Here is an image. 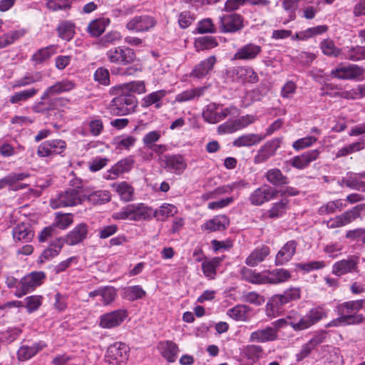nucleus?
Listing matches in <instances>:
<instances>
[{
    "instance_id": "obj_17",
    "label": "nucleus",
    "mask_w": 365,
    "mask_h": 365,
    "mask_svg": "<svg viewBox=\"0 0 365 365\" xmlns=\"http://www.w3.org/2000/svg\"><path fill=\"white\" fill-rule=\"evenodd\" d=\"M262 51V48L255 43H247L241 46L235 53L233 59L250 61L255 59Z\"/></svg>"
},
{
    "instance_id": "obj_35",
    "label": "nucleus",
    "mask_w": 365,
    "mask_h": 365,
    "mask_svg": "<svg viewBox=\"0 0 365 365\" xmlns=\"http://www.w3.org/2000/svg\"><path fill=\"white\" fill-rule=\"evenodd\" d=\"M365 148V140H360L356 142L348 144L339 149L336 153V158L345 157L356 152H359Z\"/></svg>"
},
{
    "instance_id": "obj_48",
    "label": "nucleus",
    "mask_w": 365,
    "mask_h": 365,
    "mask_svg": "<svg viewBox=\"0 0 365 365\" xmlns=\"http://www.w3.org/2000/svg\"><path fill=\"white\" fill-rule=\"evenodd\" d=\"M288 200H282L274 203L269 210V217L270 218H276L281 217L287 210Z\"/></svg>"
},
{
    "instance_id": "obj_10",
    "label": "nucleus",
    "mask_w": 365,
    "mask_h": 365,
    "mask_svg": "<svg viewBox=\"0 0 365 365\" xmlns=\"http://www.w3.org/2000/svg\"><path fill=\"white\" fill-rule=\"evenodd\" d=\"M359 257L349 256L348 258L335 262L332 267V273L338 277L358 272Z\"/></svg>"
},
{
    "instance_id": "obj_34",
    "label": "nucleus",
    "mask_w": 365,
    "mask_h": 365,
    "mask_svg": "<svg viewBox=\"0 0 365 365\" xmlns=\"http://www.w3.org/2000/svg\"><path fill=\"white\" fill-rule=\"evenodd\" d=\"M85 200L93 204H101L108 202L111 198L110 193L107 190H96L90 192L84 190Z\"/></svg>"
},
{
    "instance_id": "obj_32",
    "label": "nucleus",
    "mask_w": 365,
    "mask_h": 365,
    "mask_svg": "<svg viewBox=\"0 0 365 365\" xmlns=\"http://www.w3.org/2000/svg\"><path fill=\"white\" fill-rule=\"evenodd\" d=\"M220 105L216 103H210L207 106L202 112V117L205 121L209 123H217L222 120L220 115Z\"/></svg>"
},
{
    "instance_id": "obj_2",
    "label": "nucleus",
    "mask_w": 365,
    "mask_h": 365,
    "mask_svg": "<svg viewBox=\"0 0 365 365\" xmlns=\"http://www.w3.org/2000/svg\"><path fill=\"white\" fill-rule=\"evenodd\" d=\"M85 200L84 190L67 189L55 199L51 200V206L58 207L74 206Z\"/></svg>"
},
{
    "instance_id": "obj_47",
    "label": "nucleus",
    "mask_w": 365,
    "mask_h": 365,
    "mask_svg": "<svg viewBox=\"0 0 365 365\" xmlns=\"http://www.w3.org/2000/svg\"><path fill=\"white\" fill-rule=\"evenodd\" d=\"M129 347L123 342L115 343V362L121 364L125 362L129 356Z\"/></svg>"
},
{
    "instance_id": "obj_59",
    "label": "nucleus",
    "mask_w": 365,
    "mask_h": 365,
    "mask_svg": "<svg viewBox=\"0 0 365 365\" xmlns=\"http://www.w3.org/2000/svg\"><path fill=\"white\" fill-rule=\"evenodd\" d=\"M21 36L19 31H14L0 36V49L11 45Z\"/></svg>"
},
{
    "instance_id": "obj_41",
    "label": "nucleus",
    "mask_w": 365,
    "mask_h": 365,
    "mask_svg": "<svg viewBox=\"0 0 365 365\" xmlns=\"http://www.w3.org/2000/svg\"><path fill=\"white\" fill-rule=\"evenodd\" d=\"M205 89V87H200L185 91L176 96L175 101L178 102H185L193 100L195 98L202 96Z\"/></svg>"
},
{
    "instance_id": "obj_37",
    "label": "nucleus",
    "mask_w": 365,
    "mask_h": 365,
    "mask_svg": "<svg viewBox=\"0 0 365 365\" xmlns=\"http://www.w3.org/2000/svg\"><path fill=\"white\" fill-rule=\"evenodd\" d=\"M269 284H276L287 281L291 274L289 271L284 269H275L267 271Z\"/></svg>"
},
{
    "instance_id": "obj_51",
    "label": "nucleus",
    "mask_w": 365,
    "mask_h": 365,
    "mask_svg": "<svg viewBox=\"0 0 365 365\" xmlns=\"http://www.w3.org/2000/svg\"><path fill=\"white\" fill-rule=\"evenodd\" d=\"M218 45L213 36H206L198 38L195 41V46L200 50L210 49Z\"/></svg>"
},
{
    "instance_id": "obj_36",
    "label": "nucleus",
    "mask_w": 365,
    "mask_h": 365,
    "mask_svg": "<svg viewBox=\"0 0 365 365\" xmlns=\"http://www.w3.org/2000/svg\"><path fill=\"white\" fill-rule=\"evenodd\" d=\"M265 177L267 180L274 186H283L288 183V178L278 168L269 170Z\"/></svg>"
},
{
    "instance_id": "obj_12",
    "label": "nucleus",
    "mask_w": 365,
    "mask_h": 365,
    "mask_svg": "<svg viewBox=\"0 0 365 365\" xmlns=\"http://www.w3.org/2000/svg\"><path fill=\"white\" fill-rule=\"evenodd\" d=\"M30 174L28 173H11L3 178L0 179V190L9 187L11 190H22L29 186L26 183H19V182L28 178Z\"/></svg>"
},
{
    "instance_id": "obj_30",
    "label": "nucleus",
    "mask_w": 365,
    "mask_h": 365,
    "mask_svg": "<svg viewBox=\"0 0 365 365\" xmlns=\"http://www.w3.org/2000/svg\"><path fill=\"white\" fill-rule=\"evenodd\" d=\"M242 278L252 284H269L267 272H256L250 269H245L242 271Z\"/></svg>"
},
{
    "instance_id": "obj_23",
    "label": "nucleus",
    "mask_w": 365,
    "mask_h": 365,
    "mask_svg": "<svg viewBox=\"0 0 365 365\" xmlns=\"http://www.w3.org/2000/svg\"><path fill=\"white\" fill-rule=\"evenodd\" d=\"M64 245L63 237H58L51 242L48 247L45 249L38 259L39 263H43L45 260H50L56 257Z\"/></svg>"
},
{
    "instance_id": "obj_56",
    "label": "nucleus",
    "mask_w": 365,
    "mask_h": 365,
    "mask_svg": "<svg viewBox=\"0 0 365 365\" xmlns=\"http://www.w3.org/2000/svg\"><path fill=\"white\" fill-rule=\"evenodd\" d=\"M321 48L324 54L329 56L336 57L341 53V50L336 47L334 43L329 39L324 40L321 43Z\"/></svg>"
},
{
    "instance_id": "obj_25",
    "label": "nucleus",
    "mask_w": 365,
    "mask_h": 365,
    "mask_svg": "<svg viewBox=\"0 0 365 365\" xmlns=\"http://www.w3.org/2000/svg\"><path fill=\"white\" fill-rule=\"evenodd\" d=\"M216 63V57L211 56L197 64L192 71V75L197 78L207 76L213 68Z\"/></svg>"
},
{
    "instance_id": "obj_26",
    "label": "nucleus",
    "mask_w": 365,
    "mask_h": 365,
    "mask_svg": "<svg viewBox=\"0 0 365 365\" xmlns=\"http://www.w3.org/2000/svg\"><path fill=\"white\" fill-rule=\"evenodd\" d=\"M265 138V136H262L260 134L256 133H247L242 135L235 139L232 143L233 146L241 148V147H250L259 143L262 140Z\"/></svg>"
},
{
    "instance_id": "obj_6",
    "label": "nucleus",
    "mask_w": 365,
    "mask_h": 365,
    "mask_svg": "<svg viewBox=\"0 0 365 365\" xmlns=\"http://www.w3.org/2000/svg\"><path fill=\"white\" fill-rule=\"evenodd\" d=\"M243 17L235 13L224 14L220 18V29L222 33H235L243 28Z\"/></svg>"
},
{
    "instance_id": "obj_46",
    "label": "nucleus",
    "mask_w": 365,
    "mask_h": 365,
    "mask_svg": "<svg viewBox=\"0 0 365 365\" xmlns=\"http://www.w3.org/2000/svg\"><path fill=\"white\" fill-rule=\"evenodd\" d=\"M38 92V90L36 88H30L27 90H24L20 92H17L14 94L10 98V103H18L21 101H26V100L34 97Z\"/></svg>"
},
{
    "instance_id": "obj_15",
    "label": "nucleus",
    "mask_w": 365,
    "mask_h": 365,
    "mask_svg": "<svg viewBox=\"0 0 365 365\" xmlns=\"http://www.w3.org/2000/svg\"><path fill=\"white\" fill-rule=\"evenodd\" d=\"M364 73V69L357 65L339 66L331 72V76L339 79H355Z\"/></svg>"
},
{
    "instance_id": "obj_24",
    "label": "nucleus",
    "mask_w": 365,
    "mask_h": 365,
    "mask_svg": "<svg viewBox=\"0 0 365 365\" xmlns=\"http://www.w3.org/2000/svg\"><path fill=\"white\" fill-rule=\"evenodd\" d=\"M325 338V331H320L314 335L307 343L302 346L299 353L297 355V359L302 360L307 357L317 346L324 341Z\"/></svg>"
},
{
    "instance_id": "obj_44",
    "label": "nucleus",
    "mask_w": 365,
    "mask_h": 365,
    "mask_svg": "<svg viewBox=\"0 0 365 365\" xmlns=\"http://www.w3.org/2000/svg\"><path fill=\"white\" fill-rule=\"evenodd\" d=\"M135 59V53L130 48L115 49V63H130Z\"/></svg>"
},
{
    "instance_id": "obj_64",
    "label": "nucleus",
    "mask_w": 365,
    "mask_h": 365,
    "mask_svg": "<svg viewBox=\"0 0 365 365\" xmlns=\"http://www.w3.org/2000/svg\"><path fill=\"white\" fill-rule=\"evenodd\" d=\"M73 222L72 216L69 214L58 215L56 217L54 225L60 229H66Z\"/></svg>"
},
{
    "instance_id": "obj_43",
    "label": "nucleus",
    "mask_w": 365,
    "mask_h": 365,
    "mask_svg": "<svg viewBox=\"0 0 365 365\" xmlns=\"http://www.w3.org/2000/svg\"><path fill=\"white\" fill-rule=\"evenodd\" d=\"M222 262L220 257H215L211 260L205 261L202 264V269L204 274L210 279H214L216 274V269Z\"/></svg>"
},
{
    "instance_id": "obj_62",
    "label": "nucleus",
    "mask_w": 365,
    "mask_h": 365,
    "mask_svg": "<svg viewBox=\"0 0 365 365\" xmlns=\"http://www.w3.org/2000/svg\"><path fill=\"white\" fill-rule=\"evenodd\" d=\"M317 140L314 136H307L300 138L293 143L292 147L296 150H300L311 146Z\"/></svg>"
},
{
    "instance_id": "obj_19",
    "label": "nucleus",
    "mask_w": 365,
    "mask_h": 365,
    "mask_svg": "<svg viewBox=\"0 0 365 365\" xmlns=\"http://www.w3.org/2000/svg\"><path fill=\"white\" fill-rule=\"evenodd\" d=\"M297 243L294 240L287 242L277 252L275 257L276 265H283L288 262L296 252Z\"/></svg>"
},
{
    "instance_id": "obj_7",
    "label": "nucleus",
    "mask_w": 365,
    "mask_h": 365,
    "mask_svg": "<svg viewBox=\"0 0 365 365\" xmlns=\"http://www.w3.org/2000/svg\"><path fill=\"white\" fill-rule=\"evenodd\" d=\"M277 192L273 187L267 185H263L250 194L249 200L252 205L260 206L264 202L274 199Z\"/></svg>"
},
{
    "instance_id": "obj_13",
    "label": "nucleus",
    "mask_w": 365,
    "mask_h": 365,
    "mask_svg": "<svg viewBox=\"0 0 365 365\" xmlns=\"http://www.w3.org/2000/svg\"><path fill=\"white\" fill-rule=\"evenodd\" d=\"M161 165L176 175H180L186 169L187 163L180 155H165L160 158Z\"/></svg>"
},
{
    "instance_id": "obj_8",
    "label": "nucleus",
    "mask_w": 365,
    "mask_h": 365,
    "mask_svg": "<svg viewBox=\"0 0 365 365\" xmlns=\"http://www.w3.org/2000/svg\"><path fill=\"white\" fill-rule=\"evenodd\" d=\"M156 20L149 15H140L133 17L126 24L129 31L134 32H145L156 25Z\"/></svg>"
},
{
    "instance_id": "obj_63",
    "label": "nucleus",
    "mask_w": 365,
    "mask_h": 365,
    "mask_svg": "<svg viewBox=\"0 0 365 365\" xmlns=\"http://www.w3.org/2000/svg\"><path fill=\"white\" fill-rule=\"evenodd\" d=\"M94 79L102 85H108L110 83L108 70L104 68H98L94 73Z\"/></svg>"
},
{
    "instance_id": "obj_45",
    "label": "nucleus",
    "mask_w": 365,
    "mask_h": 365,
    "mask_svg": "<svg viewBox=\"0 0 365 365\" xmlns=\"http://www.w3.org/2000/svg\"><path fill=\"white\" fill-rule=\"evenodd\" d=\"M58 36L63 40L70 41L75 34L74 24L70 21H64L57 28Z\"/></svg>"
},
{
    "instance_id": "obj_28",
    "label": "nucleus",
    "mask_w": 365,
    "mask_h": 365,
    "mask_svg": "<svg viewBox=\"0 0 365 365\" xmlns=\"http://www.w3.org/2000/svg\"><path fill=\"white\" fill-rule=\"evenodd\" d=\"M245 3L251 5L267 6L270 4L269 0H227L225 4L224 11L227 12L237 10Z\"/></svg>"
},
{
    "instance_id": "obj_16",
    "label": "nucleus",
    "mask_w": 365,
    "mask_h": 365,
    "mask_svg": "<svg viewBox=\"0 0 365 365\" xmlns=\"http://www.w3.org/2000/svg\"><path fill=\"white\" fill-rule=\"evenodd\" d=\"M12 236L15 242H30L34 237V231L29 222H21L13 228Z\"/></svg>"
},
{
    "instance_id": "obj_1",
    "label": "nucleus",
    "mask_w": 365,
    "mask_h": 365,
    "mask_svg": "<svg viewBox=\"0 0 365 365\" xmlns=\"http://www.w3.org/2000/svg\"><path fill=\"white\" fill-rule=\"evenodd\" d=\"M287 325V319H279L276 320L272 322L271 326H267L263 329H259L252 331L250 335L249 341L259 344L277 341L279 339V331Z\"/></svg>"
},
{
    "instance_id": "obj_38",
    "label": "nucleus",
    "mask_w": 365,
    "mask_h": 365,
    "mask_svg": "<svg viewBox=\"0 0 365 365\" xmlns=\"http://www.w3.org/2000/svg\"><path fill=\"white\" fill-rule=\"evenodd\" d=\"M145 295V292L138 285L125 287L121 290V296L129 301H135L142 299Z\"/></svg>"
},
{
    "instance_id": "obj_49",
    "label": "nucleus",
    "mask_w": 365,
    "mask_h": 365,
    "mask_svg": "<svg viewBox=\"0 0 365 365\" xmlns=\"http://www.w3.org/2000/svg\"><path fill=\"white\" fill-rule=\"evenodd\" d=\"M243 353L248 359L255 361L262 356L263 349L259 345H247L244 349Z\"/></svg>"
},
{
    "instance_id": "obj_40",
    "label": "nucleus",
    "mask_w": 365,
    "mask_h": 365,
    "mask_svg": "<svg viewBox=\"0 0 365 365\" xmlns=\"http://www.w3.org/2000/svg\"><path fill=\"white\" fill-rule=\"evenodd\" d=\"M115 192L123 202H129L133 200L134 188L127 182H122L115 187Z\"/></svg>"
},
{
    "instance_id": "obj_42",
    "label": "nucleus",
    "mask_w": 365,
    "mask_h": 365,
    "mask_svg": "<svg viewBox=\"0 0 365 365\" xmlns=\"http://www.w3.org/2000/svg\"><path fill=\"white\" fill-rule=\"evenodd\" d=\"M55 53V46L51 45L38 49L31 57L36 64H40L48 59Z\"/></svg>"
},
{
    "instance_id": "obj_61",
    "label": "nucleus",
    "mask_w": 365,
    "mask_h": 365,
    "mask_svg": "<svg viewBox=\"0 0 365 365\" xmlns=\"http://www.w3.org/2000/svg\"><path fill=\"white\" fill-rule=\"evenodd\" d=\"M301 0H283L282 6L284 9L289 12V18L290 20H294L296 18L295 11L299 7Z\"/></svg>"
},
{
    "instance_id": "obj_11",
    "label": "nucleus",
    "mask_w": 365,
    "mask_h": 365,
    "mask_svg": "<svg viewBox=\"0 0 365 365\" xmlns=\"http://www.w3.org/2000/svg\"><path fill=\"white\" fill-rule=\"evenodd\" d=\"M137 99L132 94H119L115 97V115H124L134 111Z\"/></svg>"
},
{
    "instance_id": "obj_14",
    "label": "nucleus",
    "mask_w": 365,
    "mask_h": 365,
    "mask_svg": "<svg viewBox=\"0 0 365 365\" xmlns=\"http://www.w3.org/2000/svg\"><path fill=\"white\" fill-rule=\"evenodd\" d=\"M229 73L233 78L234 81L240 83H255L258 81V76L257 73L250 67L240 66L232 68Z\"/></svg>"
},
{
    "instance_id": "obj_9",
    "label": "nucleus",
    "mask_w": 365,
    "mask_h": 365,
    "mask_svg": "<svg viewBox=\"0 0 365 365\" xmlns=\"http://www.w3.org/2000/svg\"><path fill=\"white\" fill-rule=\"evenodd\" d=\"M66 147V143L61 139H52L43 142L38 148L37 155L39 157H48L61 154Z\"/></svg>"
},
{
    "instance_id": "obj_4",
    "label": "nucleus",
    "mask_w": 365,
    "mask_h": 365,
    "mask_svg": "<svg viewBox=\"0 0 365 365\" xmlns=\"http://www.w3.org/2000/svg\"><path fill=\"white\" fill-rule=\"evenodd\" d=\"M46 279V274L43 272H32L20 279V285L14 294L17 297H21L27 293L34 291L38 286L41 285Z\"/></svg>"
},
{
    "instance_id": "obj_5",
    "label": "nucleus",
    "mask_w": 365,
    "mask_h": 365,
    "mask_svg": "<svg viewBox=\"0 0 365 365\" xmlns=\"http://www.w3.org/2000/svg\"><path fill=\"white\" fill-rule=\"evenodd\" d=\"M256 120L255 115H246L235 120H227L217 127V133L220 135L232 133L252 124Z\"/></svg>"
},
{
    "instance_id": "obj_57",
    "label": "nucleus",
    "mask_w": 365,
    "mask_h": 365,
    "mask_svg": "<svg viewBox=\"0 0 365 365\" xmlns=\"http://www.w3.org/2000/svg\"><path fill=\"white\" fill-rule=\"evenodd\" d=\"M248 307L245 305H237L229 310L230 317L238 321H246Z\"/></svg>"
},
{
    "instance_id": "obj_20",
    "label": "nucleus",
    "mask_w": 365,
    "mask_h": 365,
    "mask_svg": "<svg viewBox=\"0 0 365 365\" xmlns=\"http://www.w3.org/2000/svg\"><path fill=\"white\" fill-rule=\"evenodd\" d=\"M319 155L318 150H311L295 156L289 160L290 164L297 169H304L307 168L309 163L315 160Z\"/></svg>"
},
{
    "instance_id": "obj_21",
    "label": "nucleus",
    "mask_w": 365,
    "mask_h": 365,
    "mask_svg": "<svg viewBox=\"0 0 365 365\" xmlns=\"http://www.w3.org/2000/svg\"><path fill=\"white\" fill-rule=\"evenodd\" d=\"M88 226L81 223L77 225L72 231H71L65 238H63L64 244L74 245L82 242L87 236Z\"/></svg>"
},
{
    "instance_id": "obj_50",
    "label": "nucleus",
    "mask_w": 365,
    "mask_h": 365,
    "mask_svg": "<svg viewBox=\"0 0 365 365\" xmlns=\"http://www.w3.org/2000/svg\"><path fill=\"white\" fill-rule=\"evenodd\" d=\"M73 0H47V8L53 11L66 10L71 8Z\"/></svg>"
},
{
    "instance_id": "obj_22",
    "label": "nucleus",
    "mask_w": 365,
    "mask_h": 365,
    "mask_svg": "<svg viewBox=\"0 0 365 365\" xmlns=\"http://www.w3.org/2000/svg\"><path fill=\"white\" fill-rule=\"evenodd\" d=\"M160 354L168 361H175L179 351L178 345L172 341H162L158 344Z\"/></svg>"
},
{
    "instance_id": "obj_52",
    "label": "nucleus",
    "mask_w": 365,
    "mask_h": 365,
    "mask_svg": "<svg viewBox=\"0 0 365 365\" xmlns=\"http://www.w3.org/2000/svg\"><path fill=\"white\" fill-rule=\"evenodd\" d=\"M134 159L132 156L127 157L115 163V175L124 173H128L134 165Z\"/></svg>"
},
{
    "instance_id": "obj_29",
    "label": "nucleus",
    "mask_w": 365,
    "mask_h": 365,
    "mask_svg": "<svg viewBox=\"0 0 365 365\" xmlns=\"http://www.w3.org/2000/svg\"><path fill=\"white\" fill-rule=\"evenodd\" d=\"M269 254V248L264 245L262 246L259 248L255 249L250 253V255L247 257L245 263L248 266L255 267L264 261Z\"/></svg>"
},
{
    "instance_id": "obj_53",
    "label": "nucleus",
    "mask_w": 365,
    "mask_h": 365,
    "mask_svg": "<svg viewBox=\"0 0 365 365\" xmlns=\"http://www.w3.org/2000/svg\"><path fill=\"white\" fill-rule=\"evenodd\" d=\"M135 138L131 135L115 138V150H129L135 143Z\"/></svg>"
},
{
    "instance_id": "obj_58",
    "label": "nucleus",
    "mask_w": 365,
    "mask_h": 365,
    "mask_svg": "<svg viewBox=\"0 0 365 365\" xmlns=\"http://www.w3.org/2000/svg\"><path fill=\"white\" fill-rule=\"evenodd\" d=\"M345 186L361 192H365V181H363L358 177L349 178L343 180Z\"/></svg>"
},
{
    "instance_id": "obj_55",
    "label": "nucleus",
    "mask_w": 365,
    "mask_h": 365,
    "mask_svg": "<svg viewBox=\"0 0 365 365\" xmlns=\"http://www.w3.org/2000/svg\"><path fill=\"white\" fill-rule=\"evenodd\" d=\"M177 212L176 207L171 204H163L155 212V217L164 220L166 217L173 215Z\"/></svg>"
},
{
    "instance_id": "obj_27",
    "label": "nucleus",
    "mask_w": 365,
    "mask_h": 365,
    "mask_svg": "<svg viewBox=\"0 0 365 365\" xmlns=\"http://www.w3.org/2000/svg\"><path fill=\"white\" fill-rule=\"evenodd\" d=\"M230 224L228 217L225 215L216 216L214 218L207 221L203 225L202 229L208 232H216L225 230Z\"/></svg>"
},
{
    "instance_id": "obj_3",
    "label": "nucleus",
    "mask_w": 365,
    "mask_h": 365,
    "mask_svg": "<svg viewBox=\"0 0 365 365\" xmlns=\"http://www.w3.org/2000/svg\"><path fill=\"white\" fill-rule=\"evenodd\" d=\"M364 304V300L349 301L339 304L336 307V311L339 315H341L349 322H353L351 324H358L364 322V317L361 314H354V312L360 310Z\"/></svg>"
},
{
    "instance_id": "obj_33",
    "label": "nucleus",
    "mask_w": 365,
    "mask_h": 365,
    "mask_svg": "<svg viewBox=\"0 0 365 365\" xmlns=\"http://www.w3.org/2000/svg\"><path fill=\"white\" fill-rule=\"evenodd\" d=\"M364 210L365 204H359L339 215L343 226H346L359 218L361 212Z\"/></svg>"
},
{
    "instance_id": "obj_39",
    "label": "nucleus",
    "mask_w": 365,
    "mask_h": 365,
    "mask_svg": "<svg viewBox=\"0 0 365 365\" xmlns=\"http://www.w3.org/2000/svg\"><path fill=\"white\" fill-rule=\"evenodd\" d=\"M109 22L110 20L106 19L93 20L88 26V31L92 36L98 37L105 31Z\"/></svg>"
},
{
    "instance_id": "obj_18",
    "label": "nucleus",
    "mask_w": 365,
    "mask_h": 365,
    "mask_svg": "<svg viewBox=\"0 0 365 365\" xmlns=\"http://www.w3.org/2000/svg\"><path fill=\"white\" fill-rule=\"evenodd\" d=\"M76 86L74 82L69 80H63L56 82L54 85L48 87L41 96V100L48 99L50 97L60 94L63 92H68Z\"/></svg>"
},
{
    "instance_id": "obj_60",
    "label": "nucleus",
    "mask_w": 365,
    "mask_h": 365,
    "mask_svg": "<svg viewBox=\"0 0 365 365\" xmlns=\"http://www.w3.org/2000/svg\"><path fill=\"white\" fill-rule=\"evenodd\" d=\"M43 297L39 295H32L25 298L26 307L29 312L37 310L41 305Z\"/></svg>"
},
{
    "instance_id": "obj_54",
    "label": "nucleus",
    "mask_w": 365,
    "mask_h": 365,
    "mask_svg": "<svg viewBox=\"0 0 365 365\" xmlns=\"http://www.w3.org/2000/svg\"><path fill=\"white\" fill-rule=\"evenodd\" d=\"M166 95V91L164 90H160L155 92H153L143 99L142 106L149 107L150 106L157 103Z\"/></svg>"
},
{
    "instance_id": "obj_31",
    "label": "nucleus",
    "mask_w": 365,
    "mask_h": 365,
    "mask_svg": "<svg viewBox=\"0 0 365 365\" xmlns=\"http://www.w3.org/2000/svg\"><path fill=\"white\" fill-rule=\"evenodd\" d=\"M46 344L42 342L35 343L32 346H21L18 350V359L20 361H26L35 356L43 349Z\"/></svg>"
}]
</instances>
